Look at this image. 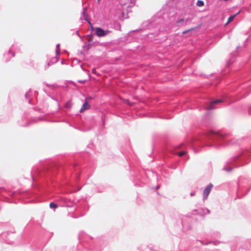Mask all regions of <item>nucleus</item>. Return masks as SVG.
Listing matches in <instances>:
<instances>
[{
    "label": "nucleus",
    "instance_id": "50",
    "mask_svg": "<svg viewBox=\"0 0 251 251\" xmlns=\"http://www.w3.org/2000/svg\"><path fill=\"white\" fill-rule=\"evenodd\" d=\"M28 103L30 104L31 103V100H28Z\"/></svg>",
    "mask_w": 251,
    "mask_h": 251
},
{
    "label": "nucleus",
    "instance_id": "38",
    "mask_svg": "<svg viewBox=\"0 0 251 251\" xmlns=\"http://www.w3.org/2000/svg\"><path fill=\"white\" fill-rule=\"evenodd\" d=\"M196 195V192L195 191H192L190 193V195L191 197L194 196Z\"/></svg>",
    "mask_w": 251,
    "mask_h": 251
},
{
    "label": "nucleus",
    "instance_id": "19",
    "mask_svg": "<svg viewBox=\"0 0 251 251\" xmlns=\"http://www.w3.org/2000/svg\"><path fill=\"white\" fill-rule=\"evenodd\" d=\"M90 36H91L88 39V44L87 46L86 50H88L90 49V47L94 43L93 41V37L92 34H90Z\"/></svg>",
    "mask_w": 251,
    "mask_h": 251
},
{
    "label": "nucleus",
    "instance_id": "22",
    "mask_svg": "<svg viewBox=\"0 0 251 251\" xmlns=\"http://www.w3.org/2000/svg\"><path fill=\"white\" fill-rule=\"evenodd\" d=\"M50 207L51 208V209H53L54 210V211L55 210V209L58 207V204H56L55 203L53 202H51L50 203Z\"/></svg>",
    "mask_w": 251,
    "mask_h": 251
},
{
    "label": "nucleus",
    "instance_id": "37",
    "mask_svg": "<svg viewBox=\"0 0 251 251\" xmlns=\"http://www.w3.org/2000/svg\"><path fill=\"white\" fill-rule=\"evenodd\" d=\"M141 30H142V28H139V29H136V30H132L131 32H138V31H141Z\"/></svg>",
    "mask_w": 251,
    "mask_h": 251
},
{
    "label": "nucleus",
    "instance_id": "32",
    "mask_svg": "<svg viewBox=\"0 0 251 251\" xmlns=\"http://www.w3.org/2000/svg\"><path fill=\"white\" fill-rule=\"evenodd\" d=\"M125 102L126 103V104H127L129 105H132L133 104V102H130V101L128 100H127V99L125 100Z\"/></svg>",
    "mask_w": 251,
    "mask_h": 251
},
{
    "label": "nucleus",
    "instance_id": "41",
    "mask_svg": "<svg viewBox=\"0 0 251 251\" xmlns=\"http://www.w3.org/2000/svg\"><path fill=\"white\" fill-rule=\"evenodd\" d=\"M103 191H104V190H101V189H100V188H98V192L99 193H102V192H103Z\"/></svg>",
    "mask_w": 251,
    "mask_h": 251
},
{
    "label": "nucleus",
    "instance_id": "25",
    "mask_svg": "<svg viewBox=\"0 0 251 251\" xmlns=\"http://www.w3.org/2000/svg\"><path fill=\"white\" fill-rule=\"evenodd\" d=\"M56 49L55 50V53L57 55H59L60 54V44H57L56 45Z\"/></svg>",
    "mask_w": 251,
    "mask_h": 251
},
{
    "label": "nucleus",
    "instance_id": "36",
    "mask_svg": "<svg viewBox=\"0 0 251 251\" xmlns=\"http://www.w3.org/2000/svg\"><path fill=\"white\" fill-rule=\"evenodd\" d=\"M77 82L80 83L84 84L86 82V80H78Z\"/></svg>",
    "mask_w": 251,
    "mask_h": 251
},
{
    "label": "nucleus",
    "instance_id": "7",
    "mask_svg": "<svg viewBox=\"0 0 251 251\" xmlns=\"http://www.w3.org/2000/svg\"><path fill=\"white\" fill-rule=\"evenodd\" d=\"M58 204L61 206L72 207L74 206L75 202L65 197H60L58 199Z\"/></svg>",
    "mask_w": 251,
    "mask_h": 251
},
{
    "label": "nucleus",
    "instance_id": "48",
    "mask_svg": "<svg viewBox=\"0 0 251 251\" xmlns=\"http://www.w3.org/2000/svg\"><path fill=\"white\" fill-rule=\"evenodd\" d=\"M25 195H26V196L28 197H30L29 195H30V194H26Z\"/></svg>",
    "mask_w": 251,
    "mask_h": 251
},
{
    "label": "nucleus",
    "instance_id": "17",
    "mask_svg": "<svg viewBox=\"0 0 251 251\" xmlns=\"http://www.w3.org/2000/svg\"><path fill=\"white\" fill-rule=\"evenodd\" d=\"M85 10L83 8V11H82V15L84 17V20L88 23L89 25H90L91 28L92 29V28H93L92 25L91 23L90 22V21L89 20V19H88V16H87V14L85 13Z\"/></svg>",
    "mask_w": 251,
    "mask_h": 251
},
{
    "label": "nucleus",
    "instance_id": "23",
    "mask_svg": "<svg viewBox=\"0 0 251 251\" xmlns=\"http://www.w3.org/2000/svg\"><path fill=\"white\" fill-rule=\"evenodd\" d=\"M204 4V1L202 0H198L196 3L197 6L201 7Z\"/></svg>",
    "mask_w": 251,
    "mask_h": 251
},
{
    "label": "nucleus",
    "instance_id": "11",
    "mask_svg": "<svg viewBox=\"0 0 251 251\" xmlns=\"http://www.w3.org/2000/svg\"><path fill=\"white\" fill-rule=\"evenodd\" d=\"M44 120V118H42V117H34V118H32L31 119H30L28 122L26 123L25 125L24 126H29L31 124H32L33 123H38L39 122H40V121H42Z\"/></svg>",
    "mask_w": 251,
    "mask_h": 251
},
{
    "label": "nucleus",
    "instance_id": "54",
    "mask_svg": "<svg viewBox=\"0 0 251 251\" xmlns=\"http://www.w3.org/2000/svg\"><path fill=\"white\" fill-rule=\"evenodd\" d=\"M250 5H251V3L250 4Z\"/></svg>",
    "mask_w": 251,
    "mask_h": 251
},
{
    "label": "nucleus",
    "instance_id": "43",
    "mask_svg": "<svg viewBox=\"0 0 251 251\" xmlns=\"http://www.w3.org/2000/svg\"><path fill=\"white\" fill-rule=\"evenodd\" d=\"M160 187V184H158L155 187V189H159V188Z\"/></svg>",
    "mask_w": 251,
    "mask_h": 251
},
{
    "label": "nucleus",
    "instance_id": "39",
    "mask_svg": "<svg viewBox=\"0 0 251 251\" xmlns=\"http://www.w3.org/2000/svg\"><path fill=\"white\" fill-rule=\"evenodd\" d=\"M248 112L249 114H251V105L249 107Z\"/></svg>",
    "mask_w": 251,
    "mask_h": 251
},
{
    "label": "nucleus",
    "instance_id": "33",
    "mask_svg": "<svg viewBox=\"0 0 251 251\" xmlns=\"http://www.w3.org/2000/svg\"><path fill=\"white\" fill-rule=\"evenodd\" d=\"M93 99V97L88 96V97H86V98L85 99V100H87V101H88L89 100H92Z\"/></svg>",
    "mask_w": 251,
    "mask_h": 251
},
{
    "label": "nucleus",
    "instance_id": "29",
    "mask_svg": "<svg viewBox=\"0 0 251 251\" xmlns=\"http://www.w3.org/2000/svg\"><path fill=\"white\" fill-rule=\"evenodd\" d=\"M44 84L48 87L50 88V87H54L57 86L56 84H50L47 82H44Z\"/></svg>",
    "mask_w": 251,
    "mask_h": 251
},
{
    "label": "nucleus",
    "instance_id": "45",
    "mask_svg": "<svg viewBox=\"0 0 251 251\" xmlns=\"http://www.w3.org/2000/svg\"><path fill=\"white\" fill-rule=\"evenodd\" d=\"M92 73L93 74H95L96 73V70L95 69H93L92 71Z\"/></svg>",
    "mask_w": 251,
    "mask_h": 251
},
{
    "label": "nucleus",
    "instance_id": "16",
    "mask_svg": "<svg viewBox=\"0 0 251 251\" xmlns=\"http://www.w3.org/2000/svg\"><path fill=\"white\" fill-rule=\"evenodd\" d=\"M3 192L7 193L9 196H12V197H16L17 194H18L17 192H16L15 191L13 192H7L6 190L3 188V187H0V194L2 193Z\"/></svg>",
    "mask_w": 251,
    "mask_h": 251
},
{
    "label": "nucleus",
    "instance_id": "40",
    "mask_svg": "<svg viewBox=\"0 0 251 251\" xmlns=\"http://www.w3.org/2000/svg\"><path fill=\"white\" fill-rule=\"evenodd\" d=\"M233 61V60H232V59H230L228 61V62H227V65H229L230 63H231Z\"/></svg>",
    "mask_w": 251,
    "mask_h": 251
},
{
    "label": "nucleus",
    "instance_id": "8",
    "mask_svg": "<svg viewBox=\"0 0 251 251\" xmlns=\"http://www.w3.org/2000/svg\"><path fill=\"white\" fill-rule=\"evenodd\" d=\"M110 31L109 30H104L102 28L97 27L95 28V34L99 37H104Z\"/></svg>",
    "mask_w": 251,
    "mask_h": 251
},
{
    "label": "nucleus",
    "instance_id": "6",
    "mask_svg": "<svg viewBox=\"0 0 251 251\" xmlns=\"http://www.w3.org/2000/svg\"><path fill=\"white\" fill-rule=\"evenodd\" d=\"M15 231L3 232L0 234V240L7 244H11L13 242L12 239Z\"/></svg>",
    "mask_w": 251,
    "mask_h": 251
},
{
    "label": "nucleus",
    "instance_id": "28",
    "mask_svg": "<svg viewBox=\"0 0 251 251\" xmlns=\"http://www.w3.org/2000/svg\"><path fill=\"white\" fill-rule=\"evenodd\" d=\"M71 106H72V102H71V100H69L66 102L65 105V107L66 108H70L71 107Z\"/></svg>",
    "mask_w": 251,
    "mask_h": 251
},
{
    "label": "nucleus",
    "instance_id": "13",
    "mask_svg": "<svg viewBox=\"0 0 251 251\" xmlns=\"http://www.w3.org/2000/svg\"><path fill=\"white\" fill-rule=\"evenodd\" d=\"M58 60V58L55 56V57H52L50 60V61H49L48 62V63L45 66V70H47L48 69V68L52 65L53 64L56 63Z\"/></svg>",
    "mask_w": 251,
    "mask_h": 251
},
{
    "label": "nucleus",
    "instance_id": "3",
    "mask_svg": "<svg viewBox=\"0 0 251 251\" xmlns=\"http://www.w3.org/2000/svg\"><path fill=\"white\" fill-rule=\"evenodd\" d=\"M251 157V151L244 150L231 160L229 166H225L223 170L230 172L234 168L243 166L249 163L248 159Z\"/></svg>",
    "mask_w": 251,
    "mask_h": 251
},
{
    "label": "nucleus",
    "instance_id": "52",
    "mask_svg": "<svg viewBox=\"0 0 251 251\" xmlns=\"http://www.w3.org/2000/svg\"><path fill=\"white\" fill-rule=\"evenodd\" d=\"M135 1H134L133 2V5H134V4H135Z\"/></svg>",
    "mask_w": 251,
    "mask_h": 251
},
{
    "label": "nucleus",
    "instance_id": "26",
    "mask_svg": "<svg viewBox=\"0 0 251 251\" xmlns=\"http://www.w3.org/2000/svg\"><path fill=\"white\" fill-rule=\"evenodd\" d=\"M195 29H196V28L194 27V28H191L190 29L184 30L183 31H182V34H185L189 32L190 31L194 30Z\"/></svg>",
    "mask_w": 251,
    "mask_h": 251
},
{
    "label": "nucleus",
    "instance_id": "2",
    "mask_svg": "<svg viewBox=\"0 0 251 251\" xmlns=\"http://www.w3.org/2000/svg\"><path fill=\"white\" fill-rule=\"evenodd\" d=\"M65 172L68 175H72L75 181L77 182L81 174L80 168L77 163L67 162L62 164H58L51 162H46L38 167H34L31 172V176L33 182L38 178L50 176L54 175L58 171Z\"/></svg>",
    "mask_w": 251,
    "mask_h": 251
},
{
    "label": "nucleus",
    "instance_id": "49",
    "mask_svg": "<svg viewBox=\"0 0 251 251\" xmlns=\"http://www.w3.org/2000/svg\"><path fill=\"white\" fill-rule=\"evenodd\" d=\"M240 184H239V186H238V193H239V189H240Z\"/></svg>",
    "mask_w": 251,
    "mask_h": 251
},
{
    "label": "nucleus",
    "instance_id": "18",
    "mask_svg": "<svg viewBox=\"0 0 251 251\" xmlns=\"http://www.w3.org/2000/svg\"><path fill=\"white\" fill-rule=\"evenodd\" d=\"M241 11L239 10L237 13H236V14H234V15H230L228 19H227V23H226V24H228V23H230L231 22H232L234 19L240 13Z\"/></svg>",
    "mask_w": 251,
    "mask_h": 251
},
{
    "label": "nucleus",
    "instance_id": "5",
    "mask_svg": "<svg viewBox=\"0 0 251 251\" xmlns=\"http://www.w3.org/2000/svg\"><path fill=\"white\" fill-rule=\"evenodd\" d=\"M237 93L242 94L241 97H244L251 93V82L247 81L242 84L237 88Z\"/></svg>",
    "mask_w": 251,
    "mask_h": 251
},
{
    "label": "nucleus",
    "instance_id": "24",
    "mask_svg": "<svg viewBox=\"0 0 251 251\" xmlns=\"http://www.w3.org/2000/svg\"><path fill=\"white\" fill-rule=\"evenodd\" d=\"M184 19L183 18H180L179 19V20H178L176 22V24L178 26H181L183 22H184Z\"/></svg>",
    "mask_w": 251,
    "mask_h": 251
},
{
    "label": "nucleus",
    "instance_id": "20",
    "mask_svg": "<svg viewBox=\"0 0 251 251\" xmlns=\"http://www.w3.org/2000/svg\"><path fill=\"white\" fill-rule=\"evenodd\" d=\"M133 183L134 184V185L136 186L142 187L144 185V183L141 181L138 178H136L134 179Z\"/></svg>",
    "mask_w": 251,
    "mask_h": 251
},
{
    "label": "nucleus",
    "instance_id": "51",
    "mask_svg": "<svg viewBox=\"0 0 251 251\" xmlns=\"http://www.w3.org/2000/svg\"><path fill=\"white\" fill-rule=\"evenodd\" d=\"M239 48V46H237V47H236V50H237Z\"/></svg>",
    "mask_w": 251,
    "mask_h": 251
},
{
    "label": "nucleus",
    "instance_id": "1",
    "mask_svg": "<svg viewBox=\"0 0 251 251\" xmlns=\"http://www.w3.org/2000/svg\"><path fill=\"white\" fill-rule=\"evenodd\" d=\"M228 136V134L222 132L209 130L196 137H190L184 143L173 146L169 150L172 153L182 156L187 153L186 147L203 145L219 149L225 145Z\"/></svg>",
    "mask_w": 251,
    "mask_h": 251
},
{
    "label": "nucleus",
    "instance_id": "47",
    "mask_svg": "<svg viewBox=\"0 0 251 251\" xmlns=\"http://www.w3.org/2000/svg\"><path fill=\"white\" fill-rule=\"evenodd\" d=\"M61 64H64V60H62L61 62Z\"/></svg>",
    "mask_w": 251,
    "mask_h": 251
},
{
    "label": "nucleus",
    "instance_id": "10",
    "mask_svg": "<svg viewBox=\"0 0 251 251\" xmlns=\"http://www.w3.org/2000/svg\"><path fill=\"white\" fill-rule=\"evenodd\" d=\"M213 185L212 183H209L204 189L203 192V199L205 200L208 197L209 193H210L211 190L213 187Z\"/></svg>",
    "mask_w": 251,
    "mask_h": 251
},
{
    "label": "nucleus",
    "instance_id": "44",
    "mask_svg": "<svg viewBox=\"0 0 251 251\" xmlns=\"http://www.w3.org/2000/svg\"><path fill=\"white\" fill-rule=\"evenodd\" d=\"M87 45H83L82 46V48H83V49H85V50H86V49H87Z\"/></svg>",
    "mask_w": 251,
    "mask_h": 251
},
{
    "label": "nucleus",
    "instance_id": "12",
    "mask_svg": "<svg viewBox=\"0 0 251 251\" xmlns=\"http://www.w3.org/2000/svg\"><path fill=\"white\" fill-rule=\"evenodd\" d=\"M78 207H80V210H83V211H86L89 209L88 203L85 200H82L81 201L79 202L77 204Z\"/></svg>",
    "mask_w": 251,
    "mask_h": 251
},
{
    "label": "nucleus",
    "instance_id": "46",
    "mask_svg": "<svg viewBox=\"0 0 251 251\" xmlns=\"http://www.w3.org/2000/svg\"><path fill=\"white\" fill-rule=\"evenodd\" d=\"M149 250H150V251H155L154 250V249H152V248H149Z\"/></svg>",
    "mask_w": 251,
    "mask_h": 251
},
{
    "label": "nucleus",
    "instance_id": "30",
    "mask_svg": "<svg viewBox=\"0 0 251 251\" xmlns=\"http://www.w3.org/2000/svg\"><path fill=\"white\" fill-rule=\"evenodd\" d=\"M81 188V187L80 186H75L74 188H73V190L72 191V192H76L77 191H79Z\"/></svg>",
    "mask_w": 251,
    "mask_h": 251
},
{
    "label": "nucleus",
    "instance_id": "42",
    "mask_svg": "<svg viewBox=\"0 0 251 251\" xmlns=\"http://www.w3.org/2000/svg\"><path fill=\"white\" fill-rule=\"evenodd\" d=\"M76 34L79 37H81L80 35H79L78 30L76 31Z\"/></svg>",
    "mask_w": 251,
    "mask_h": 251
},
{
    "label": "nucleus",
    "instance_id": "15",
    "mask_svg": "<svg viewBox=\"0 0 251 251\" xmlns=\"http://www.w3.org/2000/svg\"><path fill=\"white\" fill-rule=\"evenodd\" d=\"M90 107V106L89 104V102L88 101H87V100H84V102L83 103V104H82V107H81V108L79 110V112L80 113H82L85 110H87L88 109H89Z\"/></svg>",
    "mask_w": 251,
    "mask_h": 251
},
{
    "label": "nucleus",
    "instance_id": "14",
    "mask_svg": "<svg viewBox=\"0 0 251 251\" xmlns=\"http://www.w3.org/2000/svg\"><path fill=\"white\" fill-rule=\"evenodd\" d=\"M205 211H206V213L207 214H209L210 213V210H209L207 208H201V209H195L194 210V212H198V214H200L201 215H202V216H204L205 215Z\"/></svg>",
    "mask_w": 251,
    "mask_h": 251
},
{
    "label": "nucleus",
    "instance_id": "31",
    "mask_svg": "<svg viewBox=\"0 0 251 251\" xmlns=\"http://www.w3.org/2000/svg\"><path fill=\"white\" fill-rule=\"evenodd\" d=\"M34 110L35 111H37L39 113H43V111L41 109L37 107H35L34 108Z\"/></svg>",
    "mask_w": 251,
    "mask_h": 251
},
{
    "label": "nucleus",
    "instance_id": "34",
    "mask_svg": "<svg viewBox=\"0 0 251 251\" xmlns=\"http://www.w3.org/2000/svg\"><path fill=\"white\" fill-rule=\"evenodd\" d=\"M30 91H31V89H29L28 91L25 93V97L26 99H28V93L30 92Z\"/></svg>",
    "mask_w": 251,
    "mask_h": 251
},
{
    "label": "nucleus",
    "instance_id": "35",
    "mask_svg": "<svg viewBox=\"0 0 251 251\" xmlns=\"http://www.w3.org/2000/svg\"><path fill=\"white\" fill-rule=\"evenodd\" d=\"M169 167L172 169H176V164H172Z\"/></svg>",
    "mask_w": 251,
    "mask_h": 251
},
{
    "label": "nucleus",
    "instance_id": "9",
    "mask_svg": "<svg viewBox=\"0 0 251 251\" xmlns=\"http://www.w3.org/2000/svg\"><path fill=\"white\" fill-rule=\"evenodd\" d=\"M14 56L15 52L12 51V48L10 49L6 53L3 54V57L6 62L9 61L11 58Z\"/></svg>",
    "mask_w": 251,
    "mask_h": 251
},
{
    "label": "nucleus",
    "instance_id": "27",
    "mask_svg": "<svg viewBox=\"0 0 251 251\" xmlns=\"http://www.w3.org/2000/svg\"><path fill=\"white\" fill-rule=\"evenodd\" d=\"M199 241L203 245H207L209 244H211V243H214V242L213 241H211V242H204L203 241H202V240H199Z\"/></svg>",
    "mask_w": 251,
    "mask_h": 251
},
{
    "label": "nucleus",
    "instance_id": "53",
    "mask_svg": "<svg viewBox=\"0 0 251 251\" xmlns=\"http://www.w3.org/2000/svg\"><path fill=\"white\" fill-rule=\"evenodd\" d=\"M204 77H207V76L206 75H204Z\"/></svg>",
    "mask_w": 251,
    "mask_h": 251
},
{
    "label": "nucleus",
    "instance_id": "4",
    "mask_svg": "<svg viewBox=\"0 0 251 251\" xmlns=\"http://www.w3.org/2000/svg\"><path fill=\"white\" fill-rule=\"evenodd\" d=\"M231 101L230 97L226 93L217 96L216 99L210 98L205 103L204 108L206 110H211L219 108L218 105L224 102H230Z\"/></svg>",
    "mask_w": 251,
    "mask_h": 251
},
{
    "label": "nucleus",
    "instance_id": "21",
    "mask_svg": "<svg viewBox=\"0 0 251 251\" xmlns=\"http://www.w3.org/2000/svg\"><path fill=\"white\" fill-rule=\"evenodd\" d=\"M65 83L67 87L69 86L70 84H72L74 87H76V83L72 80H66Z\"/></svg>",
    "mask_w": 251,
    "mask_h": 251
}]
</instances>
